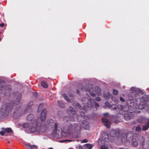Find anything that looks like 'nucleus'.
I'll list each match as a JSON object with an SVG mask.
<instances>
[{"label": "nucleus", "mask_w": 149, "mask_h": 149, "mask_svg": "<svg viewBox=\"0 0 149 149\" xmlns=\"http://www.w3.org/2000/svg\"><path fill=\"white\" fill-rule=\"evenodd\" d=\"M34 118L33 115L32 113L29 114L26 117V120L28 121H30L31 122L29 124L28 122H26L22 125V127L24 128H28L30 132L33 133L36 131L38 132L40 131L41 127L38 125V121L36 120L33 119Z\"/></svg>", "instance_id": "1"}, {"label": "nucleus", "mask_w": 149, "mask_h": 149, "mask_svg": "<svg viewBox=\"0 0 149 149\" xmlns=\"http://www.w3.org/2000/svg\"><path fill=\"white\" fill-rule=\"evenodd\" d=\"M21 98L22 95L20 93L18 95L15 101H14V104L12 101H11L10 103L4 102L0 110V113L3 116H7L12 110L14 104L17 105L20 102Z\"/></svg>", "instance_id": "2"}, {"label": "nucleus", "mask_w": 149, "mask_h": 149, "mask_svg": "<svg viewBox=\"0 0 149 149\" xmlns=\"http://www.w3.org/2000/svg\"><path fill=\"white\" fill-rule=\"evenodd\" d=\"M121 137L122 141H127L130 142L135 139V140L139 142L140 144L142 147H143L144 146L145 142V138L142 136H134V134L132 131H130L127 133H122L121 134Z\"/></svg>", "instance_id": "3"}, {"label": "nucleus", "mask_w": 149, "mask_h": 149, "mask_svg": "<svg viewBox=\"0 0 149 149\" xmlns=\"http://www.w3.org/2000/svg\"><path fill=\"white\" fill-rule=\"evenodd\" d=\"M78 87L79 89L83 90V89H88V91L90 95L92 96H95L96 95V94L97 95H99L100 92V87L98 86L95 87V93H94V89L93 88H88L86 89L84 88L83 86V85L81 84H79L78 85Z\"/></svg>", "instance_id": "4"}, {"label": "nucleus", "mask_w": 149, "mask_h": 149, "mask_svg": "<svg viewBox=\"0 0 149 149\" xmlns=\"http://www.w3.org/2000/svg\"><path fill=\"white\" fill-rule=\"evenodd\" d=\"M138 95V94L135 92L130 93L128 95V97L130 100V101H132L133 104L134 103L137 104V103L136 102L137 101L136 99L137 98H136Z\"/></svg>", "instance_id": "5"}, {"label": "nucleus", "mask_w": 149, "mask_h": 149, "mask_svg": "<svg viewBox=\"0 0 149 149\" xmlns=\"http://www.w3.org/2000/svg\"><path fill=\"white\" fill-rule=\"evenodd\" d=\"M134 115L132 112L127 111L124 114V118L126 120H129L133 118Z\"/></svg>", "instance_id": "6"}, {"label": "nucleus", "mask_w": 149, "mask_h": 149, "mask_svg": "<svg viewBox=\"0 0 149 149\" xmlns=\"http://www.w3.org/2000/svg\"><path fill=\"white\" fill-rule=\"evenodd\" d=\"M3 89H5V91L3 92V96H4L6 93L10 94L12 90V87L10 85H8L6 86L5 88H4Z\"/></svg>", "instance_id": "7"}, {"label": "nucleus", "mask_w": 149, "mask_h": 149, "mask_svg": "<svg viewBox=\"0 0 149 149\" xmlns=\"http://www.w3.org/2000/svg\"><path fill=\"white\" fill-rule=\"evenodd\" d=\"M102 121L104 125L107 128H109L110 127V125L111 124V122L108 119L103 118L102 119Z\"/></svg>", "instance_id": "8"}, {"label": "nucleus", "mask_w": 149, "mask_h": 149, "mask_svg": "<svg viewBox=\"0 0 149 149\" xmlns=\"http://www.w3.org/2000/svg\"><path fill=\"white\" fill-rule=\"evenodd\" d=\"M102 139L105 142H108L110 141L112 142V140L109 137V136L107 133H103L102 134Z\"/></svg>", "instance_id": "9"}, {"label": "nucleus", "mask_w": 149, "mask_h": 149, "mask_svg": "<svg viewBox=\"0 0 149 149\" xmlns=\"http://www.w3.org/2000/svg\"><path fill=\"white\" fill-rule=\"evenodd\" d=\"M47 111L45 109H44L42 111L40 115V119L42 121H44L46 117Z\"/></svg>", "instance_id": "10"}, {"label": "nucleus", "mask_w": 149, "mask_h": 149, "mask_svg": "<svg viewBox=\"0 0 149 149\" xmlns=\"http://www.w3.org/2000/svg\"><path fill=\"white\" fill-rule=\"evenodd\" d=\"M33 104V102L31 101L26 106V107L25 110V112H31V106Z\"/></svg>", "instance_id": "11"}, {"label": "nucleus", "mask_w": 149, "mask_h": 149, "mask_svg": "<svg viewBox=\"0 0 149 149\" xmlns=\"http://www.w3.org/2000/svg\"><path fill=\"white\" fill-rule=\"evenodd\" d=\"M20 110V109L15 111L13 114V116L15 118H18L21 114Z\"/></svg>", "instance_id": "12"}, {"label": "nucleus", "mask_w": 149, "mask_h": 149, "mask_svg": "<svg viewBox=\"0 0 149 149\" xmlns=\"http://www.w3.org/2000/svg\"><path fill=\"white\" fill-rule=\"evenodd\" d=\"M120 133V131L118 130H112L111 132V134H112L113 137H115L118 136Z\"/></svg>", "instance_id": "13"}, {"label": "nucleus", "mask_w": 149, "mask_h": 149, "mask_svg": "<svg viewBox=\"0 0 149 149\" xmlns=\"http://www.w3.org/2000/svg\"><path fill=\"white\" fill-rule=\"evenodd\" d=\"M131 144L132 146L134 147H137L139 145V143L136 140H135V139H134L132 141Z\"/></svg>", "instance_id": "14"}, {"label": "nucleus", "mask_w": 149, "mask_h": 149, "mask_svg": "<svg viewBox=\"0 0 149 149\" xmlns=\"http://www.w3.org/2000/svg\"><path fill=\"white\" fill-rule=\"evenodd\" d=\"M5 84V82L3 80H0V90L1 91L4 89Z\"/></svg>", "instance_id": "15"}, {"label": "nucleus", "mask_w": 149, "mask_h": 149, "mask_svg": "<svg viewBox=\"0 0 149 149\" xmlns=\"http://www.w3.org/2000/svg\"><path fill=\"white\" fill-rule=\"evenodd\" d=\"M82 126L85 129H86L88 128V122L86 120L82 121Z\"/></svg>", "instance_id": "16"}, {"label": "nucleus", "mask_w": 149, "mask_h": 149, "mask_svg": "<svg viewBox=\"0 0 149 149\" xmlns=\"http://www.w3.org/2000/svg\"><path fill=\"white\" fill-rule=\"evenodd\" d=\"M68 112L71 113L73 115H75L76 114V112L74 109L71 107H70L69 109H68Z\"/></svg>", "instance_id": "17"}, {"label": "nucleus", "mask_w": 149, "mask_h": 149, "mask_svg": "<svg viewBox=\"0 0 149 149\" xmlns=\"http://www.w3.org/2000/svg\"><path fill=\"white\" fill-rule=\"evenodd\" d=\"M26 148L27 149H33L34 148L37 149L38 146L36 145H26Z\"/></svg>", "instance_id": "18"}, {"label": "nucleus", "mask_w": 149, "mask_h": 149, "mask_svg": "<svg viewBox=\"0 0 149 149\" xmlns=\"http://www.w3.org/2000/svg\"><path fill=\"white\" fill-rule=\"evenodd\" d=\"M54 121L53 119L51 118H49L47 120V124L49 125H54Z\"/></svg>", "instance_id": "19"}, {"label": "nucleus", "mask_w": 149, "mask_h": 149, "mask_svg": "<svg viewBox=\"0 0 149 149\" xmlns=\"http://www.w3.org/2000/svg\"><path fill=\"white\" fill-rule=\"evenodd\" d=\"M148 127H149V121H148L147 125H145L143 126L142 130L143 131H145L148 130Z\"/></svg>", "instance_id": "20"}, {"label": "nucleus", "mask_w": 149, "mask_h": 149, "mask_svg": "<svg viewBox=\"0 0 149 149\" xmlns=\"http://www.w3.org/2000/svg\"><path fill=\"white\" fill-rule=\"evenodd\" d=\"M53 125H54V127L53 128L54 132H56L57 131L58 124L56 123H54Z\"/></svg>", "instance_id": "21"}, {"label": "nucleus", "mask_w": 149, "mask_h": 149, "mask_svg": "<svg viewBox=\"0 0 149 149\" xmlns=\"http://www.w3.org/2000/svg\"><path fill=\"white\" fill-rule=\"evenodd\" d=\"M41 85L43 87L45 88H47L48 86L46 82L44 81L41 82Z\"/></svg>", "instance_id": "22"}, {"label": "nucleus", "mask_w": 149, "mask_h": 149, "mask_svg": "<svg viewBox=\"0 0 149 149\" xmlns=\"http://www.w3.org/2000/svg\"><path fill=\"white\" fill-rule=\"evenodd\" d=\"M72 126H68L67 128V130H66L65 131V133L66 134L68 133H70V132L72 130Z\"/></svg>", "instance_id": "23"}, {"label": "nucleus", "mask_w": 149, "mask_h": 149, "mask_svg": "<svg viewBox=\"0 0 149 149\" xmlns=\"http://www.w3.org/2000/svg\"><path fill=\"white\" fill-rule=\"evenodd\" d=\"M63 96L64 97L65 99V100L68 102H70V100L69 99L68 96L66 94H64L63 95Z\"/></svg>", "instance_id": "24"}, {"label": "nucleus", "mask_w": 149, "mask_h": 149, "mask_svg": "<svg viewBox=\"0 0 149 149\" xmlns=\"http://www.w3.org/2000/svg\"><path fill=\"white\" fill-rule=\"evenodd\" d=\"M43 104L41 103L40 105L38 106V112H40L41 110L43 108Z\"/></svg>", "instance_id": "25"}, {"label": "nucleus", "mask_w": 149, "mask_h": 149, "mask_svg": "<svg viewBox=\"0 0 149 149\" xmlns=\"http://www.w3.org/2000/svg\"><path fill=\"white\" fill-rule=\"evenodd\" d=\"M85 145L86 147L89 149H91L93 147V146L92 144L89 143H87Z\"/></svg>", "instance_id": "26"}, {"label": "nucleus", "mask_w": 149, "mask_h": 149, "mask_svg": "<svg viewBox=\"0 0 149 149\" xmlns=\"http://www.w3.org/2000/svg\"><path fill=\"white\" fill-rule=\"evenodd\" d=\"M105 106L109 109L112 107V106L108 102H106L105 103Z\"/></svg>", "instance_id": "27"}, {"label": "nucleus", "mask_w": 149, "mask_h": 149, "mask_svg": "<svg viewBox=\"0 0 149 149\" xmlns=\"http://www.w3.org/2000/svg\"><path fill=\"white\" fill-rule=\"evenodd\" d=\"M5 131L8 133H11L13 132V131L11 128H6L5 129Z\"/></svg>", "instance_id": "28"}, {"label": "nucleus", "mask_w": 149, "mask_h": 149, "mask_svg": "<svg viewBox=\"0 0 149 149\" xmlns=\"http://www.w3.org/2000/svg\"><path fill=\"white\" fill-rule=\"evenodd\" d=\"M58 104L59 107H60L61 108H64V104L62 103L61 102H58Z\"/></svg>", "instance_id": "29"}, {"label": "nucleus", "mask_w": 149, "mask_h": 149, "mask_svg": "<svg viewBox=\"0 0 149 149\" xmlns=\"http://www.w3.org/2000/svg\"><path fill=\"white\" fill-rule=\"evenodd\" d=\"M69 120L74 122L75 121L74 117L73 116H70L69 118Z\"/></svg>", "instance_id": "30"}, {"label": "nucleus", "mask_w": 149, "mask_h": 149, "mask_svg": "<svg viewBox=\"0 0 149 149\" xmlns=\"http://www.w3.org/2000/svg\"><path fill=\"white\" fill-rule=\"evenodd\" d=\"M140 100L142 102H144L146 100V99L145 98V96H142L140 98Z\"/></svg>", "instance_id": "31"}, {"label": "nucleus", "mask_w": 149, "mask_h": 149, "mask_svg": "<svg viewBox=\"0 0 149 149\" xmlns=\"http://www.w3.org/2000/svg\"><path fill=\"white\" fill-rule=\"evenodd\" d=\"M113 95H117L118 93V91L117 90L113 89Z\"/></svg>", "instance_id": "32"}, {"label": "nucleus", "mask_w": 149, "mask_h": 149, "mask_svg": "<svg viewBox=\"0 0 149 149\" xmlns=\"http://www.w3.org/2000/svg\"><path fill=\"white\" fill-rule=\"evenodd\" d=\"M101 149H108V148L105 145H102L101 146Z\"/></svg>", "instance_id": "33"}, {"label": "nucleus", "mask_w": 149, "mask_h": 149, "mask_svg": "<svg viewBox=\"0 0 149 149\" xmlns=\"http://www.w3.org/2000/svg\"><path fill=\"white\" fill-rule=\"evenodd\" d=\"M135 130L137 132H140L141 131V129L138 126L136 127Z\"/></svg>", "instance_id": "34"}, {"label": "nucleus", "mask_w": 149, "mask_h": 149, "mask_svg": "<svg viewBox=\"0 0 149 149\" xmlns=\"http://www.w3.org/2000/svg\"><path fill=\"white\" fill-rule=\"evenodd\" d=\"M80 115L82 117H84L85 116V114L83 111H81L80 113Z\"/></svg>", "instance_id": "35"}, {"label": "nucleus", "mask_w": 149, "mask_h": 149, "mask_svg": "<svg viewBox=\"0 0 149 149\" xmlns=\"http://www.w3.org/2000/svg\"><path fill=\"white\" fill-rule=\"evenodd\" d=\"M88 142V140L86 139L82 140L81 141V143H87Z\"/></svg>", "instance_id": "36"}, {"label": "nucleus", "mask_w": 149, "mask_h": 149, "mask_svg": "<svg viewBox=\"0 0 149 149\" xmlns=\"http://www.w3.org/2000/svg\"><path fill=\"white\" fill-rule=\"evenodd\" d=\"M5 133V131H1L0 132V134L1 136H3L4 134Z\"/></svg>", "instance_id": "37"}, {"label": "nucleus", "mask_w": 149, "mask_h": 149, "mask_svg": "<svg viewBox=\"0 0 149 149\" xmlns=\"http://www.w3.org/2000/svg\"><path fill=\"white\" fill-rule=\"evenodd\" d=\"M96 100L97 101H100L101 100V99L99 97H96Z\"/></svg>", "instance_id": "38"}, {"label": "nucleus", "mask_w": 149, "mask_h": 149, "mask_svg": "<svg viewBox=\"0 0 149 149\" xmlns=\"http://www.w3.org/2000/svg\"><path fill=\"white\" fill-rule=\"evenodd\" d=\"M72 141V140H62L61 141H60L61 142H65V141Z\"/></svg>", "instance_id": "39"}, {"label": "nucleus", "mask_w": 149, "mask_h": 149, "mask_svg": "<svg viewBox=\"0 0 149 149\" xmlns=\"http://www.w3.org/2000/svg\"><path fill=\"white\" fill-rule=\"evenodd\" d=\"M120 100L122 102H125V100L123 98V97H120Z\"/></svg>", "instance_id": "40"}, {"label": "nucleus", "mask_w": 149, "mask_h": 149, "mask_svg": "<svg viewBox=\"0 0 149 149\" xmlns=\"http://www.w3.org/2000/svg\"><path fill=\"white\" fill-rule=\"evenodd\" d=\"M95 104L96 107H99V104L97 102H95Z\"/></svg>", "instance_id": "41"}, {"label": "nucleus", "mask_w": 149, "mask_h": 149, "mask_svg": "<svg viewBox=\"0 0 149 149\" xmlns=\"http://www.w3.org/2000/svg\"><path fill=\"white\" fill-rule=\"evenodd\" d=\"M108 113H105L103 114V115L105 117H107L108 115Z\"/></svg>", "instance_id": "42"}, {"label": "nucleus", "mask_w": 149, "mask_h": 149, "mask_svg": "<svg viewBox=\"0 0 149 149\" xmlns=\"http://www.w3.org/2000/svg\"><path fill=\"white\" fill-rule=\"evenodd\" d=\"M79 149H84L83 146H79Z\"/></svg>", "instance_id": "43"}, {"label": "nucleus", "mask_w": 149, "mask_h": 149, "mask_svg": "<svg viewBox=\"0 0 149 149\" xmlns=\"http://www.w3.org/2000/svg\"><path fill=\"white\" fill-rule=\"evenodd\" d=\"M76 92H77V93L78 94V95L79 94L80 92H79V90L78 89H77Z\"/></svg>", "instance_id": "44"}, {"label": "nucleus", "mask_w": 149, "mask_h": 149, "mask_svg": "<svg viewBox=\"0 0 149 149\" xmlns=\"http://www.w3.org/2000/svg\"><path fill=\"white\" fill-rule=\"evenodd\" d=\"M4 26V24L3 23H2L0 24V26L1 27H2L3 26Z\"/></svg>", "instance_id": "45"}, {"label": "nucleus", "mask_w": 149, "mask_h": 149, "mask_svg": "<svg viewBox=\"0 0 149 149\" xmlns=\"http://www.w3.org/2000/svg\"><path fill=\"white\" fill-rule=\"evenodd\" d=\"M77 106L79 108V109H80V107H81V106L79 104V103H78L77 104Z\"/></svg>", "instance_id": "46"}, {"label": "nucleus", "mask_w": 149, "mask_h": 149, "mask_svg": "<svg viewBox=\"0 0 149 149\" xmlns=\"http://www.w3.org/2000/svg\"><path fill=\"white\" fill-rule=\"evenodd\" d=\"M112 109H113V110H116V109H117V108L116 107H112L111 108Z\"/></svg>", "instance_id": "47"}, {"label": "nucleus", "mask_w": 149, "mask_h": 149, "mask_svg": "<svg viewBox=\"0 0 149 149\" xmlns=\"http://www.w3.org/2000/svg\"><path fill=\"white\" fill-rule=\"evenodd\" d=\"M134 89H135L133 87H132L131 88V91H134L135 90Z\"/></svg>", "instance_id": "48"}, {"label": "nucleus", "mask_w": 149, "mask_h": 149, "mask_svg": "<svg viewBox=\"0 0 149 149\" xmlns=\"http://www.w3.org/2000/svg\"><path fill=\"white\" fill-rule=\"evenodd\" d=\"M48 149H53L51 147V148H49Z\"/></svg>", "instance_id": "49"}, {"label": "nucleus", "mask_w": 149, "mask_h": 149, "mask_svg": "<svg viewBox=\"0 0 149 149\" xmlns=\"http://www.w3.org/2000/svg\"><path fill=\"white\" fill-rule=\"evenodd\" d=\"M120 149H124V148H120Z\"/></svg>", "instance_id": "50"}, {"label": "nucleus", "mask_w": 149, "mask_h": 149, "mask_svg": "<svg viewBox=\"0 0 149 149\" xmlns=\"http://www.w3.org/2000/svg\"><path fill=\"white\" fill-rule=\"evenodd\" d=\"M7 142H8V143H10V142L9 141H8Z\"/></svg>", "instance_id": "51"}, {"label": "nucleus", "mask_w": 149, "mask_h": 149, "mask_svg": "<svg viewBox=\"0 0 149 149\" xmlns=\"http://www.w3.org/2000/svg\"><path fill=\"white\" fill-rule=\"evenodd\" d=\"M5 135L6 136H8V135L7 134H5Z\"/></svg>", "instance_id": "52"}, {"label": "nucleus", "mask_w": 149, "mask_h": 149, "mask_svg": "<svg viewBox=\"0 0 149 149\" xmlns=\"http://www.w3.org/2000/svg\"><path fill=\"white\" fill-rule=\"evenodd\" d=\"M1 40V38H0V41Z\"/></svg>", "instance_id": "53"}, {"label": "nucleus", "mask_w": 149, "mask_h": 149, "mask_svg": "<svg viewBox=\"0 0 149 149\" xmlns=\"http://www.w3.org/2000/svg\"><path fill=\"white\" fill-rule=\"evenodd\" d=\"M130 103H131V104H132V102H130Z\"/></svg>", "instance_id": "54"}]
</instances>
